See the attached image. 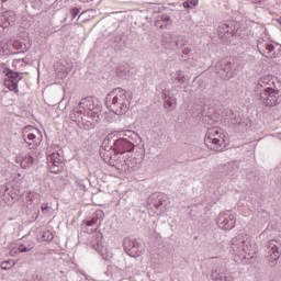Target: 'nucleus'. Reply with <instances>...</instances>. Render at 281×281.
<instances>
[{"mask_svg": "<svg viewBox=\"0 0 281 281\" xmlns=\"http://www.w3.org/2000/svg\"><path fill=\"white\" fill-rule=\"evenodd\" d=\"M268 261L270 267H276V262L280 260V247H278L277 240H269L267 243Z\"/></svg>", "mask_w": 281, "mask_h": 281, "instance_id": "14", "label": "nucleus"}, {"mask_svg": "<svg viewBox=\"0 0 281 281\" xmlns=\"http://www.w3.org/2000/svg\"><path fill=\"white\" fill-rule=\"evenodd\" d=\"M215 72L220 75L222 80H232L236 76L234 60L221 59L215 64Z\"/></svg>", "mask_w": 281, "mask_h": 281, "instance_id": "5", "label": "nucleus"}, {"mask_svg": "<svg viewBox=\"0 0 281 281\" xmlns=\"http://www.w3.org/2000/svg\"><path fill=\"white\" fill-rule=\"evenodd\" d=\"M161 21H165V23H168V21H170V15H162L161 16Z\"/></svg>", "mask_w": 281, "mask_h": 281, "instance_id": "42", "label": "nucleus"}, {"mask_svg": "<svg viewBox=\"0 0 281 281\" xmlns=\"http://www.w3.org/2000/svg\"><path fill=\"white\" fill-rule=\"evenodd\" d=\"M88 20L89 18H87V11L81 12L77 19V21H80L81 23H85Z\"/></svg>", "mask_w": 281, "mask_h": 281, "instance_id": "38", "label": "nucleus"}, {"mask_svg": "<svg viewBox=\"0 0 281 281\" xmlns=\"http://www.w3.org/2000/svg\"><path fill=\"white\" fill-rule=\"evenodd\" d=\"M204 144L210 150H215L216 153L223 150L221 146L225 144V138H223V130L221 127H211L207 130L204 137Z\"/></svg>", "mask_w": 281, "mask_h": 281, "instance_id": "3", "label": "nucleus"}, {"mask_svg": "<svg viewBox=\"0 0 281 281\" xmlns=\"http://www.w3.org/2000/svg\"><path fill=\"white\" fill-rule=\"evenodd\" d=\"M238 172V162L232 161L227 162L222 167V173L226 177H236Z\"/></svg>", "mask_w": 281, "mask_h": 281, "instance_id": "24", "label": "nucleus"}, {"mask_svg": "<svg viewBox=\"0 0 281 281\" xmlns=\"http://www.w3.org/2000/svg\"><path fill=\"white\" fill-rule=\"evenodd\" d=\"M55 71H56L57 78L63 80V79L67 78V76H69L71 68L65 67V65H63L61 63H57L55 65Z\"/></svg>", "mask_w": 281, "mask_h": 281, "instance_id": "26", "label": "nucleus"}, {"mask_svg": "<svg viewBox=\"0 0 281 281\" xmlns=\"http://www.w3.org/2000/svg\"><path fill=\"white\" fill-rule=\"evenodd\" d=\"M216 223L221 229L229 232L236 227V213H233L232 211L220 213Z\"/></svg>", "mask_w": 281, "mask_h": 281, "instance_id": "10", "label": "nucleus"}, {"mask_svg": "<svg viewBox=\"0 0 281 281\" xmlns=\"http://www.w3.org/2000/svg\"><path fill=\"white\" fill-rule=\"evenodd\" d=\"M42 240L48 241V243L54 240V234H52V232L49 231L44 232L42 235Z\"/></svg>", "mask_w": 281, "mask_h": 281, "instance_id": "37", "label": "nucleus"}, {"mask_svg": "<svg viewBox=\"0 0 281 281\" xmlns=\"http://www.w3.org/2000/svg\"><path fill=\"white\" fill-rule=\"evenodd\" d=\"M69 117L72 122H80L85 119V110L80 108V103H78V106L72 109V111L69 114Z\"/></svg>", "mask_w": 281, "mask_h": 281, "instance_id": "27", "label": "nucleus"}, {"mask_svg": "<svg viewBox=\"0 0 281 281\" xmlns=\"http://www.w3.org/2000/svg\"><path fill=\"white\" fill-rule=\"evenodd\" d=\"M131 100H133L131 92L116 88L106 95L105 104L115 115H124L131 109Z\"/></svg>", "mask_w": 281, "mask_h": 281, "instance_id": "2", "label": "nucleus"}, {"mask_svg": "<svg viewBox=\"0 0 281 281\" xmlns=\"http://www.w3.org/2000/svg\"><path fill=\"white\" fill-rule=\"evenodd\" d=\"M190 52H192V48H190V47H184L182 49V54H184L186 56H188V54H190Z\"/></svg>", "mask_w": 281, "mask_h": 281, "instance_id": "41", "label": "nucleus"}, {"mask_svg": "<svg viewBox=\"0 0 281 281\" xmlns=\"http://www.w3.org/2000/svg\"><path fill=\"white\" fill-rule=\"evenodd\" d=\"M79 109L83 111H88V116L95 120V117H100V105L95 103V99L93 97H87L79 102Z\"/></svg>", "mask_w": 281, "mask_h": 281, "instance_id": "11", "label": "nucleus"}, {"mask_svg": "<svg viewBox=\"0 0 281 281\" xmlns=\"http://www.w3.org/2000/svg\"><path fill=\"white\" fill-rule=\"evenodd\" d=\"M231 247L235 254H249L254 249L251 236L239 234L231 240Z\"/></svg>", "mask_w": 281, "mask_h": 281, "instance_id": "4", "label": "nucleus"}, {"mask_svg": "<svg viewBox=\"0 0 281 281\" xmlns=\"http://www.w3.org/2000/svg\"><path fill=\"white\" fill-rule=\"evenodd\" d=\"M14 265H16V262L12 259H9L5 261H2L0 263V268L3 269V271H8V270L12 269L14 267Z\"/></svg>", "mask_w": 281, "mask_h": 281, "instance_id": "33", "label": "nucleus"}, {"mask_svg": "<svg viewBox=\"0 0 281 281\" xmlns=\"http://www.w3.org/2000/svg\"><path fill=\"white\" fill-rule=\"evenodd\" d=\"M164 109L175 111L177 109V98L170 94V90H162Z\"/></svg>", "mask_w": 281, "mask_h": 281, "instance_id": "23", "label": "nucleus"}, {"mask_svg": "<svg viewBox=\"0 0 281 281\" xmlns=\"http://www.w3.org/2000/svg\"><path fill=\"white\" fill-rule=\"evenodd\" d=\"M211 280L214 281H234V277L227 273V267L220 266L211 272Z\"/></svg>", "mask_w": 281, "mask_h": 281, "instance_id": "18", "label": "nucleus"}, {"mask_svg": "<svg viewBox=\"0 0 281 281\" xmlns=\"http://www.w3.org/2000/svg\"><path fill=\"white\" fill-rule=\"evenodd\" d=\"M130 68L127 64H121L116 67V76L117 78H121L122 80H126L128 78Z\"/></svg>", "mask_w": 281, "mask_h": 281, "instance_id": "28", "label": "nucleus"}, {"mask_svg": "<svg viewBox=\"0 0 281 281\" xmlns=\"http://www.w3.org/2000/svg\"><path fill=\"white\" fill-rule=\"evenodd\" d=\"M140 247L142 245L137 240L131 239L130 237H125L123 240V248L131 258H137L139 256Z\"/></svg>", "mask_w": 281, "mask_h": 281, "instance_id": "16", "label": "nucleus"}, {"mask_svg": "<svg viewBox=\"0 0 281 281\" xmlns=\"http://www.w3.org/2000/svg\"><path fill=\"white\" fill-rule=\"evenodd\" d=\"M103 238L104 236L101 232L94 233L90 239V246L92 249H94V251H98L100 256L104 257V245L102 244Z\"/></svg>", "mask_w": 281, "mask_h": 281, "instance_id": "20", "label": "nucleus"}, {"mask_svg": "<svg viewBox=\"0 0 281 281\" xmlns=\"http://www.w3.org/2000/svg\"><path fill=\"white\" fill-rule=\"evenodd\" d=\"M33 164H34V157L26 156L21 161V168H23V169L30 168V166H32Z\"/></svg>", "mask_w": 281, "mask_h": 281, "instance_id": "34", "label": "nucleus"}, {"mask_svg": "<svg viewBox=\"0 0 281 281\" xmlns=\"http://www.w3.org/2000/svg\"><path fill=\"white\" fill-rule=\"evenodd\" d=\"M100 117L93 119L92 116H83V120H81V124L86 131H89L95 126L94 122H98Z\"/></svg>", "mask_w": 281, "mask_h": 281, "instance_id": "29", "label": "nucleus"}, {"mask_svg": "<svg viewBox=\"0 0 281 281\" xmlns=\"http://www.w3.org/2000/svg\"><path fill=\"white\" fill-rule=\"evenodd\" d=\"M259 102L263 104V106H277L278 100L280 98V90L276 88H270L269 90H262L257 95Z\"/></svg>", "mask_w": 281, "mask_h": 281, "instance_id": "7", "label": "nucleus"}, {"mask_svg": "<svg viewBox=\"0 0 281 281\" xmlns=\"http://www.w3.org/2000/svg\"><path fill=\"white\" fill-rule=\"evenodd\" d=\"M251 36V29L246 27L244 24L238 22H233L232 30H231V38H247Z\"/></svg>", "mask_w": 281, "mask_h": 281, "instance_id": "15", "label": "nucleus"}, {"mask_svg": "<svg viewBox=\"0 0 281 281\" xmlns=\"http://www.w3.org/2000/svg\"><path fill=\"white\" fill-rule=\"evenodd\" d=\"M199 5V0H187L183 2V8L192 9Z\"/></svg>", "mask_w": 281, "mask_h": 281, "instance_id": "36", "label": "nucleus"}, {"mask_svg": "<svg viewBox=\"0 0 281 281\" xmlns=\"http://www.w3.org/2000/svg\"><path fill=\"white\" fill-rule=\"evenodd\" d=\"M241 122H243V120L240 119V115H238L236 113H231L229 114V117H228L229 126L240 125Z\"/></svg>", "mask_w": 281, "mask_h": 281, "instance_id": "32", "label": "nucleus"}, {"mask_svg": "<svg viewBox=\"0 0 281 281\" xmlns=\"http://www.w3.org/2000/svg\"><path fill=\"white\" fill-rule=\"evenodd\" d=\"M16 22V13L14 11H5L0 15V29L5 30Z\"/></svg>", "mask_w": 281, "mask_h": 281, "instance_id": "21", "label": "nucleus"}, {"mask_svg": "<svg viewBox=\"0 0 281 281\" xmlns=\"http://www.w3.org/2000/svg\"><path fill=\"white\" fill-rule=\"evenodd\" d=\"M274 87L276 82L273 81V78L271 76H263L258 80L256 91L257 93H260L262 91H269V89H273Z\"/></svg>", "mask_w": 281, "mask_h": 281, "instance_id": "19", "label": "nucleus"}, {"mask_svg": "<svg viewBox=\"0 0 281 281\" xmlns=\"http://www.w3.org/2000/svg\"><path fill=\"white\" fill-rule=\"evenodd\" d=\"M83 232L86 234H93L98 229V215H94L91 220L85 221Z\"/></svg>", "mask_w": 281, "mask_h": 281, "instance_id": "25", "label": "nucleus"}, {"mask_svg": "<svg viewBox=\"0 0 281 281\" xmlns=\"http://www.w3.org/2000/svg\"><path fill=\"white\" fill-rule=\"evenodd\" d=\"M70 14H71V19H76V16H78V14H80V9L78 8H72L70 10Z\"/></svg>", "mask_w": 281, "mask_h": 281, "instance_id": "39", "label": "nucleus"}, {"mask_svg": "<svg viewBox=\"0 0 281 281\" xmlns=\"http://www.w3.org/2000/svg\"><path fill=\"white\" fill-rule=\"evenodd\" d=\"M64 161H65V157L59 151H54L47 155V165H48L49 171L53 175H58L59 172H63V169L65 168Z\"/></svg>", "mask_w": 281, "mask_h": 281, "instance_id": "8", "label": "nucleus"}, {"mask_svg": "<svg viewBox=\"0 0 281 281\" xmlns=\"http://www.w3.org/2000/svg\"><path fill=\"white\" fill-rule=\"evenodd\" d=\"M257 49L259 54L266 58H276V46L265 38H259L257 41Z\"/></svg>", "mask_w": 281, "mask_h": 281, "instance_id": "13", "label": "nucleus"}, {"mask_svg": "<svg viewBox=\"0 0 281 281\" xmlns=\"http://www.w3.org/2000/svg\"><path fill=\"white\" fill-rule=\"evenodd\" d=\"M117 164H121V166H126V168H130L131 170H135L137 168V158H127L123 159L120 158Z\"/></svg>", "mask_w": 281, "mask_h": 281, "instance_id": "30", "label": "nucleus"}, {"mask_svg": "<svg viewBox=\"0 0 281 281\" xmlns=\"http://www.w3.org/2000/svg\"><path fill=\"white\" fill-rule=\"evenodd\" d=\"M41 210H42V212H47V210H49V205L43 204Z\"/></svg>", "mask_w": 281, "mask_h": 281, "instance_id": "43", "label": "nucleus"}, {"mask_svg": "<svg viewBox=\"0 0 281 281\" xmlns=\"http://www.w3.org/2000/svg\"><path fill=\"white\" fill-rule=\"evenodd\" d=\"M173 78L179 85H186V75H183V71L177 70Z\"/></svg>", "mask_w": 281, "mask_h": 281, "instance_id": "35", "label": "nucleus"}, {"mask_svg": "<svg viewBox=\"0 0 281 281\" xmlns=\"http://www.w3.org/2000/svg\"><path fill=\"white\" fill-rule=\"evenodd\" d=\"M32 193H26V199H27V201H30V202H32V198H30V195H31Z\"/></svg>", "mask_w": 281, "mask_h": 281, "instance_id": "44", "label": "nucleus"}, {"mask_svg": "<svg viewBox=\"0 0 281 281\" xmlns=\"http://www.w3.org/2000/svg\"><path fill=\"white\" fill-rule=\"evenodd\" d=\"M137 139H139V134L127 130L124 132L123 136L115 139L112 145H103L100 149V156L109 166H117V161L122 159V155L135 150Z\"/></svg>", "mask_w": 281, "mask_h": 281, "instance_id": "1", "label": "nucleus"}, {"mask_svg": "<svg viewBox=\"0 0 281 281\" xmlns=\"http://www.w3.org/2000/svg\"><path fill=\"white\" fill-rule=\"evenodd\" d=\"M148 205L157 212H164V205H166V195L162 193H153L148 199Z\"/></svg>", "mask_w": 281, "mask_h": 281, "instance_id": "17", "label": "nucleus"}, {"mask_svg": "<svg viewBox=\"0 0 281 281\" xmlns=\"http://www.w3.org/2000/svg\"><path fill=\"white\" fill-rule=\"evenodd\" d=\"M32 249H34V245L32 244H20L15 250H11V254H27V251H32Z\"/></svg>", "mask_w": 281, "mask_h": 281, "instance_id": "31", "label": "nucleus"}, {"mask_svg": "<svg viewBox=\"0 0 281 281\" xmlns=\"http://www.w3.org/2000/svg\"><path fill=\"white\" fill-rule=\"evenodd\" d=\"M5 76L7 78L4 79V87H7L9 91H14L15 93H19V82L23 80L21 74L9 69Z\"/></svg>", "mask_w": 281, "mask_h": 281, "instance_id": "12", "label": "nucleus"}, {"mask_svg": "<svg viewBox=\"0 0 281 281\" xmlns=\"http://www.w3.org/2000/svg\"><path fill=\"white\" fill-rule=\"evenodd\" d=\"M161 45L165 49H181L186 47V37L175 36L172 33H164L161 35Z\"/></svg>", "mask_w": 281, "mask_h": 281, "instance_id": "6", "label": "nucleus"}, {"mask_svg": "<svg viewBox=\"0 0 281 281\" xmlns=\"http://www.w3.org/2000/svg\"><path fill=\"white\" fill-rule=\"evenodd\" d=\"M23 139L27 144L30 150H34L38 148V145L41 144V133L32 126L25 127L23 132Z\"/></svg>", "mask_w": 281, "mask_h": 281, "instance_id": "9", "label": "nucleus"}, {"mask_svg": "<svg viewBox=\"0 0 281 281\" xmlns=\"http://www.w3.org/2000/svg\"><path fill=\"white\" fill-rule=\"evenodd\" d=\"M232 25H234V22H228V23H222L217 27V35L223 41H226V43H232Z\"/></svg>", "mask_w": 281, "mask_h": 281, "instance_id": "22", "label": "nucleus"}, {"mask_svg": "<svg viewBox=\"0 0 281 281\" xmlns=\"http://www.w3.org/2000/svg\"><path fill=\"white\" fill-rule=\"evenodd\" d=\"M7 49L8 45L3 44V42H0V54H5Z\"/></svg>", "mask_w": 281, "mask_h": 281, "instance_id": "40", "label": "nucleus"}]
</instances>
